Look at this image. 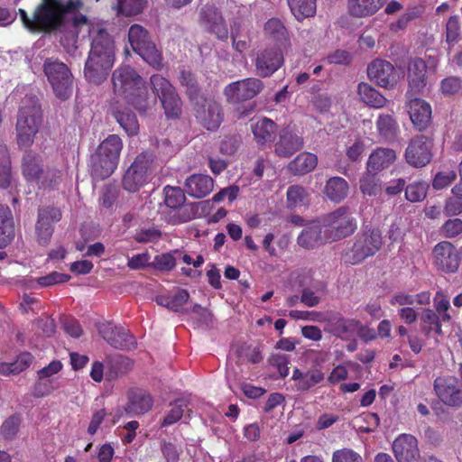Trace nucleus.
<instances>
[{
    "label": "nucleus",
    "mask_w": 462,
    "mask_h": 462,
    "mask_svg": "<svg viewBox=\"0 0 462 462\" xmlns=\"http://www.w3.org/2000/svg\"><path fill=\"white\" fill-rule=\"evenodd\" d=\"M289 7L299 21L313 16L316 13V0H287Z\"/></svg>",
    "instance_id": "nucleus-42"
},
{
    "label": "nucleus",
    "mask_w": 462,
    "mask_h": 462,
    "mask_svg": "<svg viewBox=\"0 0 462 462\" xmlns=\"http://www.w3.org/2000/svg\"><path fill=\"white\" fill-rule=\"evenodd\" d=\"M180 257V252L179 250L161 254L154 257L152 266L157 270L169 272L176 266Z\"/></svg>",
    "instance_id": "nucleus-51"
},
{
    "label": "nucleus",
    "mask_w": 462,
    "mask_h": 462,
    "mask_svg": "<svg viewBox=\"0 0 462 462\" xmlns=\"http://www.w3.org/2000/svg\"><path fill=\"white\" fill-rule=\"evenodd\" d=\"M179 79L181 86L186 88L189 98L199 99V87L195 76L189 70H181Z\"/></svg>",
    "instance_id": "nucleus-52"
},
{
    "label": "nucleus",
    "mask_w": 462,
    "mask_h": 462,
    "mask_svg": "<svg viewBox=\"0 0 462 462\" xmlns=\"http://www.w3.org/2000/svg\"><path fill=\"white\" fill-rule=\"evenodd\" d=\"M98 332L115 348L130 350L134 347V337L122 327H116L111 323H103L98 327Z\"/></svg>",
    "instance_id": "nucleus-19"
},
{
    "label": "nucleus",
    "mask_w": 462,
    "mask_h": 462,
    "mask_svg": "<svg viewBox=\"0 0 462 462\" xmlns=\"http://www.w3.org/2000/svg\"><path fill=\"white\" fill-rule=\"evenodd\" d=\"M410 118L414 126L423 131L431 120V107L429 103L420 98H411L408 104Z\"/></svg>",
    "instance_id": "nucleus-25"
},
{
    "label": "nucleus",
    "mask_w": 462,
    "mask_h": 462,
    "mask_svg": "<svg viewBox=\"0 0 462 462\" xmlns=\"http://www.w3.org/2000/svg\"><path fill=\"white\" fill-rule=\"evenodd\" d=\"M332 462H364V458L351 448H341L333 452Z\"/></svg>",
    "instance_id": "nucleus-57"
},
{
    "label": "nucleus",
    "mask_w": 462,
    "mask_h": 462,
    "mask_svg": "<svg viewBox=\"0 0 462 462\" xmlns=\"http://www.w3.org/2000/svg\"><path fill=\"white\" fill-rule=\"evenodd\" d=\"M11 162L6 146L0 143V188L7 189L12 185Z\"/></svg>",
    "instance_id": "nucleus-46"
},
{
    "label": "nucleus",
    "mask_w": 462,
    "mask_h": 462,
    "mask_svg": "<svg viewBox=\"0 0 462 462\" xmlns=\"http://www.w3.org/2000/svg\"><path fill=\"white\" fill-rule=\"evenodd\" d=\"M328 330L334 336L341 338H348L360 327V321L355 319H346L341 315H336L328 319Z\"/></svg>",
    "instance_id": "nucleus-28"
},
{
    "label": "nucleus",
    "mask_w": 462,
    "mask_h": 462,
    "mask_svg": "<svg viewBox=\"0 0 462 462\" xmlns=\"http://www.w3.org/2000/svg\"><path fill=\"white\" fill-rule=\"evenodd\" d=\"M317 163L318 158L315 154L302 152L290 162L289 168L295 174H306L313 171Z\"/></svg>",
    "instance_id": "nucleus-40"
},
{
    "label": "nucleus",
    "mask_w": 462,
    "mask_h": 462,
    "mask_svg": "<svg viewBox=\"0 0 462 462\" xmlns=\"http://www.w3.org/2000/svg\"><path fill=\"white\" fill-rule=\"evenodd\" d=\"M302 139L292 132L283 129L280 132L279 140L275 143V153L280 157H290L301 149Z\"/></svg>",
    "instance_id": "nucleus-27"
},
{
    "label": "nucleus",
    "mask_w": 462,
    "mask_h": 462,
    "mask_svg": "<svg viewBox=\"0 0 462 462\" xmlns=\"http://www.w3.org/2000/svg\"><path fill=\"white\" fill-rule=\"evenodd\" d=\"M407 79L411 91L419 93L427 85V65L420 58L411 59L407 67Z\"/></svg>",
    "instance_id": "nucleus-24"
},
{
    "label": "nucleus",
    "mask_w": 462,
    "mask_h": 462,
    "mask_svg": "<svg viewBox=\"0 0 462 462\" xmlns=\"http://www.w3.org/2000/svg\"><path fill=\"white\" fill-rule=\"evenodd\" d=\"M214 189L213 179L207 174H192L185 180L184 190L196 199L207 197Z\"/></svg>",
    "instance_id": "nucleus-23"
},
{
    "label": "nucleus",
    "mask_w": 462,
    "mask_h": 462,
    "mask_svg": "<svg viewBox=\"0 0 462 462\" xmlns=\"http://www.w3.org/2000/svg\"><path fill=\"white\" fill-rule=\"evenodd\" d=\"M252 133L258 144H265L273 141L277 127L275 123L267 118L261 117L251 124Z\"/></svg>",
    "instance_id": "nucleus-31"
},
{
    "label": "nucleus",
    "mask_w": 462,
    "mask_h": 462,
    "mask_svg": "<svg viewBox=\"0 0 462 462\" xmlns=\"http://www.w3.org/2000/svg\"><path fill=\"white\" fill-rule=\"evenodd\" d=\"M297 242L300 246L309 249L330 241L327 239L323 224L320 225L319 222H311L302 229L298 236Z\"/></svg>",
    "instance_id": "nucleus-26"
},
{
    "label": "nucleus",
    "mask_w": 462,
    "mask_h": 462,
    "mask_svg": "<svg viewBox=\"0 0 462 462\" xmlns=\"http://www.w3.org/2000/svg\"><path fill=\"white\" fill-rule=\"evenodd\" d=\"M434 390L444 404L456 408L462 405V390L456 377L450 375L437 377L434 381Z\"/></svg>",
    "instance_id": "nucleus-15"
},
{
    "label": "nucleus",
    "mask_w": 462,
    "mask_h": 462,
    "mask_svg": "<svg viewBox=\"0 0 462 462\" xmlns=\"http://www.w3.org/2000/svg\"><path fill=\"white\" fill-rule=\"evenodd\" d=\"M114 116L121 127L129 134L134 135L139 130V124L135 115L128 108L116 110Z\"/></svg>",
    "instance_id": "nucleus-45"
},
{
    "label": "nucleus",
    "mask_w": 462,
    "mask_h": 462,
    "mask_svg": "<svg viewBox=\"0 0 462 462\" xmlns=\"http://www.w3.org/2000/svg\"><path fill=\"white\" fill-rule=\"evenodd\" d=\"M382 236L379 230L373 229L359 235L350 253L346 254V262L356 264L374 255L382 246Z\"/></svg>",
    "instance_id": "nucleus-10"
},
{
    "label": "nucleus",
    "mask_w": 462,
    "mask_h": 462,
    "mask_svg": "<svg viewBox=\"0 0 462 462\" xmlns=\"http://www.w3.org/2000/svg\"><path fill=\"white\" fill-rule=\"evenodd\" d=\"M278 47L260 51L255 58V70L260 77L266 78L277 71L283 63V55Z\"/></svg>",
    "instance_id": "nucleus-17"
},
{
    "label": "nucleus",
    "mask_w": 462,
    "mask_h": 462,
    "mask_svg": "<svg viewBox=\"0 0 462 462\" xmlns=\"http://www.w3.org/2000/svg\"><path fill=\"white\" fill-rule=\"evenodd\" d=\"M432 143L424 135L413 138L405 151V159L408 164L415 168H421L430 163Z\"/></svg>",
    "instance_id": "nucleus-16"
},
{
    "label": "nucleus",
    "mask_w": 462,
    "mask_h": 462,
    "mask_svg": "<svg viewBox=\"0 0 462 462\" xmlns=\"http://www.w3.org/2000/svg\"><path fill=\"white\" fill-rule=\"evenodd\" d=\"M291 379L295 381L296 390L299 392H307L320 383L324 379V373L318 368L310 369L307 372H301L295 368Z\"/></svg>",
    "instance_id": "nucleus-30"
},
{
    "label": "nucleus",
    "mask_w": 462,
    "mask_h": 462,
    "mask_svg": "<svg viewBox=\"0 0 462 462\" xmlns=\"http://www.w3.org/2000/svg\"><path fill=\"white\" fill-rule=\"evenodd\" d=\"M20 420L16 416H11L5 420L1 427L0 433L5 439H12L18 432Z\"/></svg>",
    "instance_id": "nucleus-59"
},
{
    "label": "nucleus",
    "mask_w": 462,
    "mask_h": 462,
    "mask_svg": "<svg viewBox=\"0 0 462 462\" xmlns=\"http://www.w3.org/2000/svg\"><path fill=\"white\" fill-rule=\"evenodd\" d=\"M164 203L167 207L177 209L180 208L185 201L184 190L180 187L166 186L163 189Z\"/></svg>",
    "instance_id": "nucleus-50"
},
{
    "label": "nucleus",
    "mask_w": 462,
    "mask_h": 462,
    "mask_svg": "<svg viewBox=\"0 0 462 462\" xmlns=\"http://www.w3.org/2000/svg\"><path fill=\"white\" fill-rule=\"evenodd\" d=\"M444 213L446 216H457L462 213V197H449L445 201Z\"/></svg>",
    "instance_id": "nucleus-64"
},
{
    "label": "nucleus",
    "mask_w": 462,
    "mask_h": 462,
    "mask_svg": "<svg viewBox=\"0 0 462 462\" xmlns=\"http://www.w3.org/2000/svg\"><path fill=\"white\" fill-rule=\"evenodd\" d=\"M171 405V410L166 412L161 421V427H168L176 423L182 418L186 410L189 411L185 400H177Z\"/></svg>",
    "instance_id": "nucleus-48"
},
{
    "label": "nucleus",
    "mask_w": 462,
    "mask_h": 462,
    "mask_svg": "<svg viewBox=\"0 0 462 462\" xmlns=\"http://www.w3.org/2000/svg\"><path fill=\"white\" fill-rule=\"evenodd\" d=\"M435 266L445 273H455L459 266V254L455 246L447 241L440 242L433 249Z\"/></svg>",
    "instance_id": "nucleus-18"
},
{
    "label": "nucleus",
    "mask_w": 462,
    "mask_h": 462,
    "mask_svg": "<svg viewBox=\"0 0 462 462\" xmlns=\"http://www.w3.org/2000/svg\"><path fill=\"white\" fill-rule=\"evenodd\" d=\"M61 180V171L56 169H46L41 177L38 185L43 188L53 187Z\"/></svg>",
    "instance_id": "nucleus-62"
},
{
    "label": "nucleus",
    "mask_w": 462,
    "mask_h": 462,
    "mask_svg": "<svg viewBox=\"0 0 462 462\" xmlns=\"http://www.w3.org/2000/svg\"><path fill=\"white\" fill-rule=\"evenodd\" d=\"M80 1L39 0L32 15L23 9L18 13L23 25L31 32H51L59 31L60 43L69 51L76 48L78 28L87 24V17L77 11Z\"/></svg>",
    "instance_id": "nucleus-1"
},
{
    "label": "nucleus",
    "mask_w": 462,
    "mask_h": 462,
    "mask_svg": "<svg viewBox=\"0 0 462 462\" xmlns=\"http://www.w3.org/2000/svg\"><path fill=\"white\" fill-rule=\"evenodd\" d=\"M264 32L270 39L276 42V47L284 50L290 47L289 33L281 20L277 18L268 20L264 24Z\"/></svg>",
    "instance_id": "nucleus-33"
},
{
    "label": "nucleus",
    "mask_w": 462,
    "mask_h": 462,
    "mask_svg": "<svg viewBox=\"0 0 462 462\" xmlns=\"http://www.w3.org/2000/svg\"><path fill=\"white\" fill-rule=\"evenodd\" d=\"M114 92L127 98L134 94L140 86H143V79L132 67L124 65L116 69L112 75Z\"/></svg>",
    "instance_id": "nucleus-13"
},
{
    "label": "nucleus",
    "mask_w": 462,
    "mask_h": 462,
    "mask_svg": "<svg viewBox=\"0 0 462 462\" xmlns=\"http://www.w3.org/2000/svg\"><path fill=\"white\" fill-rule=\"evenodd\" d=\"M327 239L337 241L352 235L356 229V220L348 207H340L323 218Z\"/></svg>",
    "instance_id": "nucleus-6"
},
{
    "label": "nucleus",
    "mask_w": 462,
    "mask_h": 462,
    "mask_svg": "<svg viewBox=\"0 0 462 462\" xmlns=\"http://www.w3.org/2000/svg\"><path fill=\"white\" fill-rule=\"evenodd\" d=\"M393 450L398 462H418L420 451L416 438L411 434H401L393 443Z\"/></svg>",
    "instance_id": "nucleus-21"
},
{
    "label": "nucleus",
    "mask_w": 462,
    "mask_h": 462,
    "mask_svg": "<svg viewBox=\"0 0 462 462\" xmlns=\"http://www.w3.org/2000/svg\"><path fill=\"white\" fill-rule=\"evenodd\" d=\"M189 294L186 290L178 289L172 295H161L156 297V302L171 311H180L188 302Z\"/></svg>",
    "instance_id": "nucleus-39"
},
{
    "label": "nucleus",
    "mask_w": 462,
    "mask_h": 462,
    "mask_svg": "<svg viewBox=\"0 0 462 462\" xmlns=\"http://www.w3.org/2000/svg\"><path fill=\"white\" fill-rule=\"evenodd\" d=\"M126 99L141 114L147 113L156 104V97L149 96L143 85L140 86L134 94L130 95Z\"/></svg>",
    "instance_id": "nucleus-38"
},
{
    "label": "nucleus",
    "mask_w": 462,
    "mask_h": 462,
    "mask_svg": "<svg viewBox=\"0 0 462 462\" xmlns=\"http://www.w3.org/2000/svg\"><path fill=\"white\" fill-rule=\"evenodd\" d=\"M152 406L151 396L142 390H137L131 393L125 411L133 415L143 414L149 411Z\"/></svg>",
    "instance_id": "nucleus-36"
},
{
    "label": "nucleus",
    "mask_w": 462,
    "mask_h": 462,
    "mask_svg": "<svg viewBox=\"0 0 462 462\" xmlns=\"http://www.w3.org/2000/svg\"><path fill=\"white\" fill-rule=\"evenodd\" d=\"M379 135L386 141L395 139L399 127L396 121L390 115H381L376 122Z\"/></svg>",
    "instance_id": "nucleus-43"
},
{
    "label": "nucleus",
    "mask_w": 462,
    "mask_h": 462,
    "mask_svg": "<svg viewBox=\"0 0 462 462\" xmlns=\"http://www.w3.org/2000/svg\"><path fill=\"white\" fill-rule=\"evenodd\" d=\"M441 232L445 237H456L462 233V220L459 218H450L441 226Z\"/></svg>",
    "instance_id": "nucleus-61"
},
{
    "label": "nucleus",
    "mask_w": 462,
    "mask_h": 462,
    "mask_svg": "<svg viewBox=\"0 0 462 462\" xmlns=\"http://www.w3.org/2000/svg\"><path fill=\"white\" fill-rule=\"evenodd\" d=\"M83 28L88 30L91 38V49L85 63L84 75L88 82L99 85L106 79L114 64V42L112 37L101 23H88L87 21L86 25L78 28L77 38ZM64 48L68 52H71L78 46L76 45V48L71 51H69L65 46Z\"/></svg>",
    "instance_id": "nucleus-2"
},
{
    "label": "nucleus",
    "mask_w": 462,
    "mask_h": 462,
    "mask_svg": "<svg viewBox=\"0 0 462 462\" xmlns=\"http://www.w3.org/2000/svg\"><path fill=\"white\" fill-rule=\"evenodd\" d=\"M462 88V80L457 77H448L441 81V91L444 95H455Z\"/></svg>",
    "instance_id": "nucleus-63"
},
{
    "label": "nucleus",
    "mask_w": 462,
    "mask_h": 462,
    "mask_svg": "<svg viewBox=\"0 0 462 462\" xmlns=\"http://www.w3.org/2000/svg\"><path fill=\"white\" fill-rule=\"evenodd\" d=\"M199 22L220 40H226L228 30L221 13L214 5H204L199 13Z\"/></svg>",
    "instance_id": "nucleus-20"
},
{
    "label": "nucleus",
    "mask_w": 462,
    "mask_h": 462,
    "mask_svg": "<svg viewBox=\"0 0 462 462\" xmlns=\"http://www.w3.org/2000/svg\"><path fill=\"white\" fill-rule=\"evenodd\" d=\"M123 143L118 135L111 134L98 146L91 156L90 172L97 180L108 178L116 169Z\"/></svg>",
    "instance_id": "nucleus-3"
},
{
    "label": "nucleus",
    "mask_w": 462,
    "mask_h": 462,
    "mask_svg": "<svg viewBox=\"0 0 462 462\" xmlns=\"http://www.w3.org/2000/svg\"><path fill=\"white\" fill-rule=\"evenodd\" d=\"M460 35V23L457 15L449 17L446 25V42L448 44H454Z\"/></svg>",
    "instance_id": "nucleus-58"
},
{
    "label": "nucleus",
    "mask_w": 462,
    "mask_h": 462,
    "mask_svg": "<svg viewBox=\"0 0 462 462\" xmlns=\"http://www.w3.org/2000/svg\"><path fill=\"white\" fill-rule=\"evenodd\" d=\"M128 40L133 50L148 64L159 68L162 55L154 43L150 40L148 32L140 24H133L128 32Z\"/></svg>",
    "instance_id": "nucleus-8"
},
{
    "label": "nucleus",
    "mask_w": 462,
    "mask_h": 462,
    "mask_svg": "<svg viewBox=\"0 0 462 462\" xmlns=\"http://www.w3.org/2000/svg\"><path fill=\"white\" fill-rule=\"evenodd\" d=\"M428 188L426 182L415 181L406 187L405 198L411 202L422 201L427 196Z\"/></svg>",
    "instance_id": "nucleus-53"
},
{
    "label": "nucleus",
    "mask_w": 462,
    "mask_h": 462,
    "mask_svg": "<svg viewBox=\"0 0 462 462\" xmlns=\"http://www.w3.org/2000/svg\"><path fill=\"white\" fill-rule=\"evenodd\" d=\"M43 70L57 97L65 100L72 93V74L68 66L58 60L48 59Z\"/></svg>",
    "instance_id": "nucleus-7"
},
{
    "label": "nucleus",
    "mask_w": 462,
    "mask_h": 462,
    "mask_svg": "<svg viewBox=\"0 0 462 462\" xmlns=\"http://www.w3.org/2000/svg\"><path fill=\"white\" fill-rule=\"evenodd\" d=\"M367 75L372 81L383 88L393 87L397 82L394 67L383 60L371 62L367 68Z\"/></svg>",
    "instance_id": "nucleus-22"
},
{
    "label": "nucleus",
    "mask_w": 462,
    "mask_h": 462,
    "mask_svg": "<svg viewBox=\"0 0 462 462\" xmlns=\"http://www.w3.org/2000/svg\"><path fill=\"white\" fill-rule=\"evenodd\" d=\"M396 160V153L389 148H378L373 152L367 161V171L377 174L379 171L388 168Z\"/></svg>",
    "instance_id": "nucleus-29"
},
{
    "label": "nucleus",
    "mask_w": 462,
    "mask_h": 462,
    "mask_svg": "<svg viewBox=\"0 0 462 462\" xmlns=\"http://www.w3.org/2000/svg\"><path fill=\"white\" fill-rule=\"evenodd\" d=\"M61 219V212L54 207H42L38 210L35 238L39 245H47L54 231V224Z\"/></svg>",
    "instance_id": "nucleus-14"
},
{
    "label": "nucleus",
    "mask_w": 462,
    "mask_h": 462,
    "mask_svg": "<svg viewBox=\"0 0 462 462\" xmlns=\"http://www.w3.org/2000/svg\"><path fill=\"white\" fill-rule=\"evenodd\" d=\"M375 175L367 171L360 179V189L365 195L375 196L381 191V185Z\"/></svg>",
    "instance_id": "nucleus-55"
},
{
    "label": "nucleus",
    "mask_w": 462,
    "mask_h": 462,
    "mask_svg": "<svg viewBox=\"0 0 462 462\" xmlns=\"http://www.w3.org/2000/svg\"><path fill=\"white\" fill-rule=\"evenodd\" d=\"M23 174L29 181H35L37 184L44 174V168L40 155L28 152L24 154L22 163Z\"/></svg>",
    "instance_id": "nucleus-32"
},
{
    "label": "nucleus",
    "mask_w": 462,
    "mask_h": 462,
    "mask_svg": "<svg viewBox=\"0 0 462 462\" xmlns=\"http://www.w3.org/2000/svg\"><path fill=\"white\" fill-rule=\"evenodd\" d=\"M42 114L38 100L28 97L23 101L18 112L15 125L17 143L20 147H29L42 125Z\"/></svg>",
    "instance_id": "nucleus-4"
},
{
    "label": "nucleus",
    "mask_w": 462,
    "mask_h": 462,
    "mask_svg": "<svg viewBox=\"0 0 462 462\" xmlns=\"http://www.w3.org/2000/svg\"><path fill=\"white\" fill-rule=\"evenodd\" d=\"M153 93L159 97L168 118H176L181 113V101L174 87L161 75L150 79Z\"/></svg>",
    "instance_id": "nucleus-9"
},
{
    "label": "nucleus",
    "mask_w": 462,
    "mask_h": 462,
    "mask_svg": "<svg viewBox=\"0 0 462 462\" xmlns=\"http://www.w3.org/2000/svg\"><path fill=\"white\" fill-rule=\"evenodd\" d=\"M436 313L441 317L443 322H448L451 319L448 310L450 307L449 300L443 294L441 291H438L433 299Z\"/></svg>",
    "instance_id": "nucleus-56"
},
{
    "label": "nucleus",
    "mask_w": 462,
    "mask_h": 462,
    "mask_svg": "<svg viewBox=\"0 0 462 462\" xmlns=\"http://www.w3.org/2000/svg\"><path fill=\"white\" fill-rule=\"evenodd\" d=\"M421 329L429 336L430 332L434 331L438 335L442 334L441 329V317L430 309H425L420 315Z\"/></svg>",
    "instance_id": "nucleus-44"
},
{
    "label": "nucleus",
    "mask_w": 462,
    "mask_h": 462,
    "mask_svg": "<svg viewBox=\"0 0 462 462\" xmlns=\"http://www.w3.org/2000/svg\"><path fill=\"white\" fill-rule=\"evenodd\" d=\"M387 0H348L347 9L352 16L362 18L374 14Z\"/></svg>",
    "instance_id": "nucleus-34"
},
{
    "label": "nucleus",
    "mask_w": 462,
    "mask_h": 462,
    "mask_svg": "<svg viewBox=\"0 0 462 462\" xmlns=\"http://www.w3.org/2000/svg\"><path fill=\"white\" fill-rule=\"evenodd\" d=\"M287 203L290 208H296L308 205V192L300 185H292L289 187L287 190Z\"/></svg>",
    "instance_id": "nucleus-49"
},
{
    "label": "nucleus",
    "mask_w": 462,
    "mask_h": 462,
    "mask_svg": "<svg viewBox=\"0 0 462 462\" xmlns=\"http://www.w3.org/2000/svg\"><path fill=\"white\" fill-rule=\"evenodd\" d=\"M194 109L197 119L208 131L217 130L224 121L223 107L213 99H197Z\"/></svg>",
    "instance_id": "nucleus-12"
},
{
    "label": "nucleus",
    "mask_w": 462,
    "mask_h": 462,
    "mask_svg": "<svg viewBox=\"0 0 462 462\" xmlns=\"http://www.w3.org/2000/svg\"><path fill=\"white\" fill-rule=\"evenodd\" d=\"M348 189L349 186L345 179L332 177L328 180L324 193L329 200L339 203L347 197Z\"/></svg>",
    "instance_id": "nucleus-37"
},
{
    "label": "nucleus",
    "mask_w": 462,
    "mask_h": 462,
    "mask_svg": "<svg viewBox=\"0 0 462 462\" xmlns=\"http://www.w3.org/2000/svg\"><path fill=\"white\" fill-rule=\"evenodd\" d=\"M13 215L7 206L0 205V248L7 246L14 238Z\"/></svg>",
    "instance_id": "nucleus-35"
},
{
    "label": "nucleus",
    "mask_w": 462,
    "mask_h": 462,
    "mask_svg": "<svg viewBox=\"0 0 462 462\" xmlns=\"http://www.w3.org/2000/svg\"><path fill=\"white\" fill-rule=\"evenodd\" d=\"M357 91L360 98L370 106L380 108L386 103V98L367 83H359Z\"/></svg>",
    "instance_id": "nucleus-41"
},
{
    "label": "nucleus",
    "mask_w": 462,
    "mask_h": 462,
    "mask_svg": "<svg viewBox=\"0 0 462 462\" xmlns=\"http://www.w3.org/2000/svg\"><path fill=\"white\" fill-rule=\"evenodd\" d=\"M148 0H118V9L125 16L141 14L147 5Z\"/></svg>",
    "instance_id": "nucleus-54"
},
{
    "label": "nucleus",
    "mask_w": 462,
    "mask_h": 462,
    "mask_svg": "<svg viewBox=\"0 0 462 462\" xmlns=\"http://www.w3.org/2000/svg\"><path fill=\"white\" fill-rule=\"evenodd\" d=\"M264 88L263 82L256 78H248L228 84L224 95L230 104H237L256 97Z\"/></svg>",
    "instance_id": "nucleus-11"
},
{
    "label": "nucleus",
    "mask_w": 462,
    "mask_h": 462,
    "mask_svg": "<svg viewBox=\"0 0 462 462\" xmlns=\"http://www.w3.org/2000/svg\"><path fill=\"white\" fill-rule=\"evenodd\" d=\"M162 237V233L156 228H143L136 232L134 240L137 243H155Z\"/></svg>",
    "instance_id": "nucleus-60"
},
{
    "label": "nucleus",
    "mask_w": 462,
    "mask_h": 462,
    "mask_svg": "<svg viewBox=\"0 0 462 462\" xmlns=\"http://www.w3.org/2000/svg\"><path fill=\"white\" fill-rule=\"evenodd\" d=\"M60 387V383L58 379H49L37 375V381L33 385L32 393L36 398H42L50 395Z\"/></svg>",
    "instance_id": "nucleus-47"
},
{
    "label": "nucleus",
    "mask_w": 462,
    "mask_h": 462,
    "mask_svg": "<svg viewBox=\"0 0 462 462\" xmlns=\"http://www.w3.org/2000/svg\"><path fill=\"white\" fill-rule=\"evenodd\" d=\"M159 167L152 152H143L136 156L126 170L122 185L128 192H136L144 186Z\"/></svg>",
    "instance_id": "nucleus-5"
}]
</instances>
